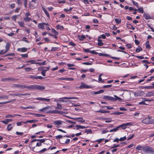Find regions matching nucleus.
Masks as SVG:
<instances>
[{
  "instance_id": "2f4dec72",
  "label": "nucleus",
  "mask_w": 154,
  "mask_h": 154,
  "mask_svg": "<svg viewBox=\"0 0 154 154\" xmlns=\"http://www.w3.org/2000/svg\"><path fill=\"white\" fill-rule=\"evenodd\" d=\"M77 122H79L84 123L85 122V121L82 117H79V119L77 120Z\"/></svg>"
},
{
  "instance_id": "393cba45",
  "label": "nucleus",
  "mask_w": 154,
  "mask_h": 154,
  "mask_svg": "<svg viewBox=\"0 0 154 154\" xmlns=\"http://www.w3.org/2000/svg\"><path fill=\"white\" fill-rule=\"evenodd\" d=\"M149 41H147L145 43L146 48L148 49H150L151 46L149 44Z\"/></svg>"
},
{
  "instance_id": "20e7f679",
  "label": "nucleus",
  "mask_w": 154,
  "mask_h": 154,
  "mask_svg": "<svg viewBox=\"0 0 154 154\" xmlns=\"http://www.w3.org/2000/svg\"><path fill=\"white\" fill-rule=\"evenodd\" d=\"M64 122L60 120H57L53 122V124L57 128H59L61 127Z\"/></svg>"
},
{
  "instance_id": "338daca9",
  "label": "nucleus",
  "mask_w": 154,
  "mask_h": 154,
  "mask_svg": "<svg viewBox=\"0 0 154 154\" xmlns=\"http://www.w3.org/2000/svg\"><path fill=\"white\" fill-rule=\"evenodd\" d=\"M6 53L5 50H4V49L1 50L0 51V55L4 54Z\"/></svg>"
},
{
  "instance_id": "a18cd8bd",
  "label": "nucleus",
  "mask_w": 154,
  "mask_h": 154,
  "mask_svg": "<svg viewBox=\"0 0 154 154\" xmlns=\"http://www.w3.org/2000/svg\"><path fill=\"white\" fill-rule=\"evenodd\" d=\"M29 90H35V85L29 86Z\"/></svg>"
},
{
  "instance_id": "72a5a7b5",
  "label": "nucleus",
  "mask_w": 154,
  "mask_h": 154,
  "mask_svg": "<svg viewBox=\"0 0 154 154\" xmlns=\"http://www.w3.org/2000/svg\"><path fill=\"white\" fill-rule=\"evenodd\" d=\"M56 28L57 29L63 30L64 27L63 26H60V25H58L56 26Z\"/></svg>"
},
{
  "instance_id": "f8f14e48",
  "label": "nucleus",
  "mask_w": 154,
  "mask_h": 154,
  "mask_svg": "<svg viewBox=\"0 0 154 154\" xmlns=\"http://www.w3.org/2000/svg\"><path fill=\"white\" fill-rule=\"evenodd\" d=\"M143 93V92L142 91H138L134 93V94L135 96H138L142 95Z\"/></svg>"
},
{
  "instance_id": "bb28decb",
  "label": "nucleus",
  "mask_w": 154,
  "mask_h": 154,
  "mask_svg": "<svg viewBox=\"0 0 154 154\" xmlns=\"http://www.w3.org/2000/svg\"><path fill=\"white\" fill-rule=\"evenodd\" d=\"M36 61L35 60H30L27 61L26 62V63H30L31 64H37L38 62H36Z\"/></svg>"
},
{
  "instance_id": "13d9d810",
  "label": "nucleus",
  "mask_w": 154,
  "mask_h": 154,
  "mask_svg": "<svg viewBox=\"0 0 154 154\" xmlns=\"http://www.w3.org/2000/svg\"><path fill=\"white\" fill-rule=\"evenodd\" d=\"M99 38H102L103 39H105L106 38V36L105 34H102L100 36L98 37Z\"/></svg>"
},
{
  "instance_id": "423d86ee",
  "label": "nucleus",
  "mask_w": 154,
  "mask_h": 154,
  "mask_svg": "<svg viewBox=\"0 0 154 154\" xmlns=\"http://www.w3.org/2000/svg\"><path fill=\"white\" fill-rule=\"evenodd\" d=\"M133 125V122H128L125 124H123L118 126V128H119V130L120 129V128L123 129H125L126 128L127 126H132Z\"/></svg>"
},
{
  "instance_id": "58836bf2",
  "label": "nucleus",
  "mask_w": 154,
  "mask_h": 154,
  "mask_svg": "<svg viewBox=\"0 0 154 154\" xmlns=\"http://www.w3.org/2000/svg\"><path fill=\"white\" fill-rule=\"evenodd\" d=\"M104 92V90H100L98 91L94 92V94H98L102 93L103 92Z\"/></svg>"
},
{
  "instance_id": "680f3d73",
  "label": "nucleus",
  "mask_w": 154,
  "mask_h": 154,
  "mask_svg": "<svg viewBox=\"0 0 154 154\" xmlns=\"http://www.w3.org/2000/svg\"><path fill=\"white\" fill-rule=\"evenodd\" d=\"M85 132L88 133H91L92 132V131L90 129H87L85 130Z\"/></svg>"
},
{
  "instance_id": "1a4fd4ad",
  "label": "nucleus",
  "mask_w": 154,
  "mask_h": 154,
  "mask_svg": "<svg viewBox=\"0 0 154 154\" xmlns=\"http://www.w3.org/2000/svg\"><path fill=\"white\" fill-rule=\"evenodd\" d=\"M45 87L44 86L35 85V90H42L45 89Z\"/></svg>"
},
{
  "instance_id": "864d4df0",
  "label": "nucleus",
  "mask_w": 154,
  "mask_h": 154,
  "mask_svg": "<svg viewBox=\"0 0 154 154\" xmlns=\"http://www.w3.org/2000/svg\"><path fill=\"white\" fill-rule=\"evenodd\" d=\"M133 56L136 57L138 58V59H142L144 58V57H143L142 56H137V55H133Z\"/></svg>"
},
{
  "instance_id": "a19ab883",
  "label": "nucleus",
  "mask_w": 154,
  "mask_h": 154,
  "mask_svg": "<svg viewBox=\"0 0 154 154\" xmlns=\"http://www.w3.org/2000/svg\"><path fill=\"white\" fill-rule=\"evenodd\" d=\"M103 119L105 120V121L106 122V123L111 122L112 121V120L111 119H106L105 118H103Z\"/></svg>"
},
{
  "instance_id": "37998d69",
  "label": "nucleus",
  "mask_w": 154,
  "mask_h": 154,
  "mask_svg": "<svg viewBox=\"0 0 154 154\" xmlns=\"http://www.w3.org/2000/svg\"><path fill=\"white\" fill-rule=\"evenodd\" d=\"M51 31L52 32L56 35H58V32L56 30L52 28L51 29Z\"/></svg>"
},
{
  "instance_id": "c756f323",
  "label": "nucleus",
  "mask_w": 154,
  "mask_h": 154,
  "mask_svg": "<svg viewBox=\"0 0 154 154\" xmlns=\"http://www.w3.org/2000/svg\"><path fill=\"white\" fill-rule=\"evenodd\" d=\"M34 115V116L36 117H44L45 116L41 114H36V113H32Z\"/></svg>"
},
{
  "instance_id": "6e6d98bb",
  "label": "nucleus",
  "mask_w": 154,
  "mask_h": 154,
  "mask_svg": "<svg viewBox=\"0 0 154 154\" xmlns=\"http://www.w3.org/2000/svg\"><path fill=\"white\" fill-rule=\"evenodd\" d=\"M26 72H29L32 69L30 67H27L24 68Z\"/></svg>"
},
{
  "instance_id": "f257e3e1",
  "label": "nucleus",
  "mask_w": 154,
  "mask_h": 154,
  "mask_svg": "<svg viewBox=\"0 0 154 154\" xmlns=\"http://www.w3.org/2000/svg\"><path fill=\"white\" fill-rule=\"evenodd\" d=\"M50 25L48 23L43 22L41 23H38V29H45L47 30H50L51 29L49 27Z\"/></svg>"
},
{
  "instance_id": "a878e982",
  "label": "nucleus",
  "mask_w": 154,
  "mask_h": 154,
  "mask_svg": "<svg viewBox=\"0 0 154 154\" xmlns=\"http://www.w3.org/2000/svg\"><path fill=\"white\" fill-rule=\"evenodd\" d=\"M97 45L99 46H102L103 45V43L102 42V40L100 39L99 38L97 39Z\"/></svg>"
},
{
  "instance_id": "0eeeda50",
  "label": "nucleus",
  "mask_w": 154,
  "mask_h": 154,
  "mask_svg": "<svg viewBox=\"0 0 154 154\" xmlns=\"http://www.w3.org/2000/svg\"><path fill=\"white\" fill-rule=\"evenodd\" d=\"M93 87L92 86H89L88 85L85 84L83 82H82L81 83V85L80 86L79 88H92Z\"/></svg>"
},
{
  "instance_id": "f3484780",
  "label": "nucleus",
  "mask_w": 154,
  "mask_h": 154,
  "mask_svg": "<svg viewBox=\"0 0 154 154\" xmlns=\"http://www.w3.org/2000/svg\"><path fill=\"white\" fill-rule=\"evenodd\" d=\"M144 146H142L140 145H138L136 147V149L138 150H143V151L144 148Z\"/></svg>"
},
{
  "instance_id": "ddd939ff",
  "label": "nucleus",
  "mask_w": 154,
  "mask_h": 154,
  "mask_svg": "<svg viewBox=\"0 0 154 154\" xmlns=\"http://www.w3.org/2000/svg\"><path fill=\"white\" fill-rule=\"evenodd\" d=\"M12 121H13V120L12 119H5V120L1 121V122L5 125H7L9 122H12Z\"/></svg>"
},
{
  "instance_id": "4c0bfd02",
  "label": "nucleus",
  "mask_w": 154,
  "mask_h": 154,
  "mask_svg": "<svg viewBox=\"0 0 154 154\" xmlns=\"http://www.w3.org/2000/svg\"><path fill=\"white\" fill-rule=\"evenodd\" d=\"M76 97H64L62 98H60V99H76Z\"/></svg>"
},
{
  "instance_id": "e2e57ef3",
  "label": "nucleus",
  "mask_w": 154,
  "mask_h": 154,
  "mask_svg": "<svg viewBox=\"0 0 154 154\" xmlns=\"http://www.w3.org/2000/svg\"><path fill=\"white\" fill-rule=\"evenodd\" d=\"M20 56L22 57L23 58H27L28 57V55L27 54H21Z\"/></svg>"
},
{
  "instance_id": "5fc2aeb1",
  "label": "nucleus",
  "mask_w": 154,
  "mask_h": 154,
  "mask_svg": "<svg viewBox=\"0 0 154 154\" xmlns=\"http://www.w3.org/2000/svg\"><path fill=\"white\" fill-rule=\"evenodd\" d=\"M58 49H59L58 47H52L51 49V51H56L58 50Z\"/></svg>"
},
{
  "instance_id": "4d7b16f0",
  "label": "nucleus",
  "mask_w": 154,
  "mask_h": 154,
  "mask_svg": "<svg viewBox=\"0 0 154 154\" xmlns=\"http://www.w3.org/2000/svg\"><path fill=\"white\" fill-rule=\"evenodd\" d=\"M127 139L126 137V136H124L123 137H121L119 139V141H123Z\"/></svg>"
},
{
  "instance_id": "cd10ccee",
  "label": "nucleus",
  "mask_w": 154,
  "mask_h": 154,
  "mask_svg": "<svg viewBox=\"0 0 154 154\" xmlns=\"http://www.w3.org/2000/svg\"><path fill=\"white\" fill-rule=\"evenodd\" d=\"M75 127L77 128V129H84L87 128V127L82 125H76L75 126Z\"/></svg>"
},
{
  "instance_id": "8fccbe9b",
  "label": "nucleus",
  "mask_w": 154,
  "mask_h": 154,
  "mask_svg": "<svg viewBox=\"0 0 154 154\" xmlns=\"http://www.w3.org/2000/svg\"><path fill=\"white\" fill-rule=\"evenodd\" d=\"M126 26L127 28L130 29H131V28L132 27V25L130 24L126 23Z\"/></svg>"
},
{
  "instance_id": "79ce46f5",
  "label": "nucleus",
  "mask_w": 154,
  "mask_h": 154,
  "mask_svg": "<svg viewBox=\"0 0 154 154\" xmlns=\"http://www.w3.org/2000/svg\"><path fill=\"white\" fill-rule=\"evenodd\" d=\"M142 48L139 46L135 50V51L137 53H139L140 51H142Z\"/></svg>"
},
{
  "instance_id": "6ab92c4d",
  "label": "nucleus",
  "mask_w": 154,
  "mask_h": 154,
  "mask_svg": "<svg viewBox=\"0 0 154 154\" xmlns=\"http://www.w3.org/2000/svg\"><path fill=\"white\" fill-rule=\"evenodd\" d=\"M42 8L43 11H44L45 14H46L47 17L48 18H49L50 17V16L47 10L46 9H45L44 7H42Z\"/></svg>"
},
{
  "instance_id": "473e14b6",
  "label": "nucleus",
  "mask_w": 154,
  "mask_h": 154,
  "mask_svg": "<svg viewBox=\"0 0 154 154\" xmlns=\"http://www.w3.org/2000/svg\"><path fill=\"white\" fill-rule=\"evenodd\" d=\"M119 130L118 127L117 126L116 128H113L112 129H111L109 132H116Z\"/></svg>"
},
{
  "instance_id": "3c124183",
  "label": "nucleus",
  "mask_w": 154,
  "mask_h": 154,
  "mask_svg": "<svg viewBox=\"0 0 154 154\" xmlns=\"http://www.w3.org/2000/svg\"><path fill=\"white\" fill-rule=\"evenodd\" d=\"M132 3L134 5L136 6L137 8L139 7V5L137 2L133 0L132 1Z\"/></svg>"
},
{
  "instance_id": "bf43d9fd",
  "label": "nucleus",
  "mask_w": 154,
  "mask_h": 154,
  "mask_svg": "<svg viewBox=\"0 0 154 154\" xmlns=\"http://www.w3.org/2000/svg\"><path fill=\"white\" fill-rule=\"evenodd\" d=\"M37 64H38L40 66L44 65H45L46 64V61H44L42 63H38V62L37 63Z\"/></svg>"
},
{
  "instance_id": "5701e85b",
  "label": "nucleus",
  "mask_w": 154,
  "mask_h": 154,
  "mask_svg": "<svg viewBox=\"0 0 154 154\" xmlns=\"http://www.w3.org/2000/svg\"><path fill=\"white\" fill-rule=\"evenodd\" d=\"M78 38L79 40L81 41H82L84 39L86 38L85 36L84 35H78Z\"/></svg>"
},
{
  "instance_id": "09e8293b",
  "label": "nucleus",
  "mask_w": 154,
  "mask_h": 154,
  "mask_svg": "<svg viewBox=\"0 0 154 154\" xmlns=\"http://www.w3.org/2000/svg\"><path fill=\"white\" fill-rule=\"evenodd\" d=\"M75 134H72L70 136L65 135L64 136V137H66L68 138H71L74 137H75Z\"/></svg>"
},
{
  "instance_id": "9b49d317",
  "label": "nucleus",
  "mask_w": 154,
  "mask_h": 154,
  "mask_svg": "<svg viewBox=\"0 0 154 154\" xmlns=\"http://www.w3.org/2000/svg\"><path fill=\"white\" fill-rule=\"evenodd\" d=\"M50 69V66H49L48 67H45V69H44L42 70V71L41 72V74L43 76H45V72L46 71Z\"/></svg>"
},
{
  "instance_id": "f03ea898",
  "label": "nucleus",
  "mask_w": 154,
  "mask_h": 154,
  "mask_svg": "<svg viewBox=\"0 0 154 154\" xmlns=\"http://www.w3.org/2000/svg\"><path fill=\"white\" fill-rule=\"evenodd\" d=\"M143 152L145 153L154 154L153 148L148 146H144Z\"/></svg>"
},
{
  "instance_id": "9d476101",
  "label": "nucleus",
  "mask_w": 154,
  "mask_h": 154,
  "mask_svg": "<svg viewBox=\"0 0 154 154\" xmlns=\"http://www.w3.org/2000/svg\"><path fill=\"white\" fill-rule=\"evenodd\" d=\"M143 17H144L146 20H147L152 18V17L149 14L145 12L143 14Z\"/></svg>"
},
{
  "instance_id": "aec40b11",
  "label": "nucleus",
  "mask_w": 154,
  "mask_h": 154,
  "mask_svg": "<svg viewBox=\"0 0 154 154\" xmlns=\"http://www.w3.org/2000/svg\"><path fill=\"white\" fill-rule=\"evenodd\" d=\"M23 20L26 22H28L32 20V18L29 17L25 16V17H23Z\"/></svg>"
},
{
  "instance_id": "0e129e2a",
  "label": "nucleus",
  "mask_w": 154,
  "mask_h": 154,
  "mask_svg": "<svg viewBox=\"0 0 154 154\" xmlns=\"http://www.w3.org/2000/svg\"><path fill=\"white\" fill-rule=\"evenodd\" d=\"M7 80L8 81H14L15 80H17V79H14V78L13 77H9V78H7Z\"/></svg>"
},
{
  "instance_id": "c03bdc74",
  "label": "nucleus",
  "mask_w": 154,
  "mask_h": 154,
  "mask_svg": "<svg viewBox=\"0 0 154 154\" xmlns=\"http://www.w3.org/2000/svg\"><path fill=\"white\" fill-rule=\"evenodd\" d=\"M8 96L2 95L1 96H0V99H8Z\"/></svg>"
},
{
  "instance_id": "603ef678",
  "label": "nucleus",
  "mask_w": 154,
  "mask_h": 154,
  "mask_svg": "<svg viewBox=\"0 0 154 154\" xmlns=\"http://www.w3.org/2000/svg\"><path fill=\"white\" fill-rule=\"evenodd\" d=\"M104 139L103 138L100 139L98 140H95L94 141L95 142H97L98 143H101L102 140H104Z\"/></svg>"
},
{
  "instance_id": "69168bd1",
  "label": "nucleus",
  "mask_w": 154,
  "mask_h": 154,
  "mask_svg": "<svg viewBox=\"0 0 154 154\" xmlns=\"http://www.w3.org/2000/svg\"><path fill=\"white\" fill-rule=\"evenodd\" d=\"M82 64L85 65H92V63L89 62H83L82 63Z\"/></svg>"
},
{
  "instance_id": "7c9ffc66",
  "label": "nucleus",
  "mask_w": 154,
  "mask_h": 154,
  "mask_svg": "<svg viewBox=\"0 0 154 154\" xmlns=\"http://www.w3.org/2000/svg\"><path fill=\"white\" fill-rule=\"evenodd\" d=\"M15 100H16V99H13V100H10V101H8L4 102H0V104H7L8 103H9L11 102L15 101Z\"/></svg>"
},
{
  "instance_id": "dca6fc26",
  "label": "nucleus",
  "mask_w": 154,
  "mask_h": 154,
  "mask_svg": "<svg viewBox=\"0 0 154 154\" xmlns=\"http://www.w3.org/2000/svg\"><path fill=\"white\" fill-rule=\"evenodd\" d=\"M17 51H18L22 52H25L27 51V48L25 47L18 48L17 49Z\"/></svg>"
},
{
  "instance_id": "7ed1b4c3",
  "label": "nucleus",
  "mask_w": 154,
  "mask_h": 154,
  "mask_svg": "<svg viewBox=\"0 0 154 154\" xmlns=\"http://www.w3.org/2000/svg\"><path fill=\"white\" fill-rule=\"evenodd\" d=\"M51 107L50 106H48L45 107L42 109L40 110V111L42 112H46L47 113H54L57 114V110H51L49 111H47V110L49 109H51Z\"/></svg>"
},
{
  "instance_id": "a211bd4d",
  "label": "nucleus",
  "mask_w": 154,
  "mask_h": 154,
  "mask_svg": "<svg viewBox=\"0 0 154 154\" xmlns=\"http://www.w3.org/2000/svg\"><path fill=\"white\" fill-rule=\"evenodd\" d=\"M14 124V123L8 124L7 128L8 131H11L12 129Z\"/></svg>"
},
{
  "instance_id": "de8ad7c7",
  "label": "nucleus",
  "mask_w": 154,
  "mask_h": 154,
  "mask_svg": "<svg viewBox=\"0 0 154 154\" xmlns=\"http://www.w3.org/2000/svg\"><path fill=\"white\" fill-rule=\"evenodd\" d=\"M20 108L23 109H33V108H34L33 107L31 106H27V107H23V106H21Z\"/></svg>"
},
{
  "instance_id": "052dcab7",
  "label": "nucleus",
  "mask_w": 154,
  "mask_h": 154,
  "mask_svg": "<svg viewBox=\"0 0 154 154\" xmlns=\"http://www.w3.org/2000/svg\"><path fill=\"white\" fill-rule=\"evenodd\" d=\"M120 146V144H114L113 146L111 147V148L112 149L113 148H115L116 147H119Z\"/></svg>"
},
{
  "instance_id": "e433bc0d",
  "label": "nucleus",
  "mask_w": 154,
  "mask_h": 154,
  "mask_svg": "<svg viewBox=\"0 0 154 154\" xmlns=\"http://www.w3.org/2000/svg\"><path fill=\"white\" fill-rule=\"evenodd\" d=\"M115 20L116 22L118 24L121 23V20L120 18H115Z\"/></svg>"
},
{
  "instance_id": "b1692460",
  "label": "nucleus",
  "mask_w": 154,
  "mask_h": 154,
  "mask_svg": "<svg viewBox=\"0 0 154 154\" xmlns=\"http://www.w3.org/2000/svg\"><path fill=\"white\" fill-rule=\"evenodd\" d=\"M34 3L33 2H30L28 4V5L29 7L32 9H34L35 8V6L34 4Z\"/></svg>"
},
{
  "instance_id": "49530a36",
  "label": "nucleus",
  "mask_w": 154,
  "mask_h": 154,
  "mask_svg": "<svg viewBox=\"0 0 154 154\" xmlns=\"http://www.w3.org/2000/svg\"><path fill=\"white\" fill-rule=\"evenodd\" d=\"M21 41H24L27 43H29L30 41L26 39V38L25 37H23L22 39L21 40Z\"/></svg>"
},
{
  "instance_id": "6e6552de",
  "label": "nucleus",
  "mask_w": 154,
  "mask_h": 154,
  "mask_svg": "<svg viewBox=\"0 0 154 154\" xmlns=\"http://www.w3.org/2000/svg\"><path fill=\"white\" fill-rule=\"evenodd\" d=\"M103 99H104L111 100L112 101H116V99L113 97L109 96H104L103 97Z\"/></svg>"
},
{
  "instance_id": "39448f33",
  "label": "nucleus",
  "mask_w": 154,
  "mask_h": 154,
  "mask_svg": "<svg viewBox=\"0 0 154 154\" xmlns=\"http://www.w3.org/2000/svg\"><path fill=\"white\" fill-rule=\"evenodd\" d=\"M142 123L147 124H151V117L148 116L147 117H145L144 119L141 120Z\"/></svg>"
},
{
  "instance_id": "4468645a",
  "label": "nucleus",
  "mask_w": 154,
  "mask_h": 154,
  "mask_svg": "<svg viewBox=\"0 0 154 154\" xmlns=\"http://www.w3.org/2000/svg\"><path fill=\"white\" fill-rule=\"evenodd\" d=\"M11 46V44L9 42H8L6 43L5 48V51L7 53L9 49L10 48Z\"/></svg>"
},
{
  "instance_id": "412c9836",
  "label": "nucleus",
  "mask_w": 154,
  "mask_h": 154,
  "mask_svg": "<svg viewBox=\"0 0 154 154\" xmlns=\"http://www.w3.org/2000/svg\"><path fill=\"white\" fill-rule=\"evenodd\" d=\"M15 87H17L20 88L21 89H23L24 88L25 85H22L19 84H15L14 85Z\"/></svg>"
},
{
  "instance_id": "f704fd0d",
  "label": "nucleus",
  "mask_w": 154,
  "mask_h": 154,
  "mask_svg": "<svg viewBox=\"0 0 154 154\" xmlns=\"http://www.w3.org/2000/svg\"><path fill=\"white\" fill-rule=\"evenodd\" d=\"M15 116V114H14L13 115L11 114H7L5 116L6 118H9L11 117H14Z\"/></svg>"
},
{
  "instance_id": "c85d7f7f",
  "label": "nucleus",
  "mask_w": 154,
  "mask_h": 154,
  "mask_svg": "<svg viewBox=\"0 0 154 154\" xmlns=\"http://www.w3.org/2000/svg\"><path fill=\"white\" fill-rule=\"evenodd\" d=\"M137 8V11H139V13H144L143 8L142 7H140V8H139L138 7Z\"/></svg>"
},
{
  "instance_id": "ea45409f",
  "label": "nucleus",
  "mask_w": 154,
  "mask_h": 154,
  "mask_svg": "<svg viewBox=\"0 0 154 154\" xmlns=\"http://www.w3.org/2000/svg\"><path fill=\"white\" fill-rule=\"evenodd\" d=\"M134 116H136V118L137 119H140L139 118H138V117L139 116H142L143 115L142 114L140 113H137L134 114Z\"/></svg>"
},
{
  "instance_id": "4be33fe9",
  "label": "nucleus",
  "mask_w": 154,
  "mask_h": 154,
  "mask_svg": "<svg viewBox=\"0 0 154 154\" xmlns=\"http://www.w3.org/2000/svg\"><path fill=\"white\" fill-rule=\"evenodd\" d=\"M10 95L12 96H18L20 97L21 96L26 95V94H10Z\"/></svg>"
},
{
  "instance_id": "c9c22d12",
  "label": "nucleus",
  "mask_w": 154,
  "mask_h": 154,
  "mask_svg": "<svg viewBox=\"0 0 154 154\" xmlns=\"http://www.w3.org/2000/svg\"><path fill=\"white\" fill-rule=\"evenodd\" d=\"M18 23L20 26L24 27V23L23 22L18 21Z\"/></svg>"
},
{
  "instance_id": "774afa93",
  "label": "nucleus",
  "mask_w": 154,
  "mask_h": 154,
  "mask_svg": "<svg viewBox=\"0 0 154 154\" xmlns=\"http://www.w3.org/2000/svg\"><path fill=\"white\" fill-rule=\"evenodd\" d=\"M15 4L14 3H12L10 5V7L11 9H13L15 8Z\"/></svg>"
},
{
  "instance_id": "2eb2a0df",
  "label": "nucleus",
  "mask_w": 154,
  "mask_h": 154,
  "mask_svg": "<svg viewBox=\"0 0 154 154\" xmlns=\"http://www.w3.org/2000/svg\"><path fill=\"white\" fill-rule=\"evenodd\" d=\"M154 96V91H150L146 94L145 97H150Z\"/></svg>"
}]
</instances>
